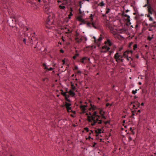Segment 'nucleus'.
I'll return each instance as SVG.
<instances>
[{
	"mask_svg": "<svg viewBox=\"0 0 156 156\" xmlns=\"http://www.w3.org/2000/svg\"><path fill=\"white\" fill-rule=\"evenodd\" d=\"M90 116H88L87 121L91 123L92 126H94L97 123L98 124H101L102 121L101 119H99L101 118V116L97 115V112H94L93 115L90 112L89 113Z\"/></svg>",
	"mask_w": 156,
	"mask_h": 156,
	"instance_id": "1",
	"label": "nucleus"
},
{
	"mask_svg": "<svg viewBox=\"0 0 156 156\" xmlns=\"http://www.w3.org/2000/svg\"><path fill=\"white\" fill-rule=\"evenodd\" d=\"M77 19L80 22L84 23V24H86L87 27L90 28L93 27L95 29L96 28V27L95 25V23L93 22V15L92 14H91L90 16H89L90 21V22L85 21L82 18V16H79L77 17Z\"/></svg>",
	"mask_w": 156,
	"mask_h": 156,
	"instance_id": "2",
	"label": "nucleus"
},
{
	"mask_svg": "<svg viewBox=\"0 0 156 156\" xmlns=\"http://www.w3.org/2000/svg\"><path fill=\"white\" fill-rule=\"evenodd\" d=\"M74 39L76 43L77 44H80L82 41L85 43L87 40L86 37L80 35V33L77 31L76 32L74 35Z\"/></svg>",
	"mask_w": 156,
	"mask_h": 156,
	"instance_id": "3",
	"label": "nucleus"
},
{
	"mask_svg": "<svg viewBox=\"0 0 156 156\" xmlns=\"http://www.w3.org/2000/svg\"><path fill=\"white\" fill-rule=\"evenodd\" d=\"M106 45L102 47L101 52L105 53L107 51H109L110 49L109 47H108V46L109 47L112 46V44L109 40H108L107 41L105 42Z\"/></svg>",
	"mask_w": 156,
	"mask_h": 156,
	"instance_id": "4",
	"label": "nucleus"
},
{
	"mask_svg": "<svg viewBox=\"0 0 156 156\" xmlns=\"http://www.w3.org/2000/svg\"><path fill=\"white\" fill-rule=\"evenodd\" d=\"M123 55H119L118 53H115L114 56V58L116 59V61L118 62V60H120L123 57Z\"/></svg>",
	"mask_w": 156,
	"mask_h": 156,
	"instance_id": "5",
	"label": "nucleus"
},
{
	"mask_svg": "<svg viewBox=\"0 0 156 156\" xmlns=\"http://www.w3.org/2000/svg\"><path fill=\"white\" fill-rule=\"evenodd\" d=\"M147 8L149 14L151 15L153 14V12H154V10L151 8V6L150 5H148Z\"/></svg>",
	"mask_w": 156,
	"mask_h": 156,
	"instance_id": "6",
	"label": "nucleus"
},
{
	"mask_svg": "<svg viewBox=\"0 0 156 156\" xmlns=\"http://www.w3.org/2000/svg\"><path fill=\"white\" fill-rule=\"evenodd\" d=\"M71 106V104L70 103H69L67 102H65V106L67 110V111L68 112H69V110L71 109V107H70V106Z\"/></svg>",
	"mask_w": 156,
	"mask_h": 156,
	"instance_id": "7",
	"label": "nucleus"
},
{
	"mask_svg": "<svg viewBox=\"0 0 156 156\" xmlns=\"http://www.w3.org/2000/svg\"><path fill=\"white\" fill-rule=\"evenodd\" d=\"M94 39L95 42L98 45L100 44V42L102 40V37H100L97 40H96L95 37H94Z\"/></svg>",
	"mask_w": 156,
	"mask_h": 156,
	"instance_id": "8",
	"label": "nucleus"
},
{
	"mask_svg": "<svg viewBox=\"0 0 156 156\" xmlns=\"http://www.w3.org/2000/svg\"><path fill=\"white\" fill-rule=\"evenodd\" d=\"M88 59V61H90V58H87L86 57H83V58H81L80 60V62L83 63H85V62L84 61V60Z\"/></svg>",
	"mask_w": 156,
	"mask_h": 156,
	"instance_id": "9",
	"label": "nucleus"
},
{
	"mask_svg": "<svg viewBox=\"0 0 156 156\" xmlns=\"http://www.w3.org/2000/svg\"><path fill=\"white\" fill-rule=\"evenodd\" d=\"M125 17H127V18L126 19V20L127 21V22L128 23H129L130 24H131V23H130V16L129 15H127L126 14H124V15H123Z\"/></svg>",
	"mask_w": 156,
	"mask_h": 156,
	"instance_id": "10",
	"label": "nucleus"
},
{
	"mask_svg": "<svg viewBox=\"0 0 156 156\" xmlns=\"http://www.w3.org/2000/svg\"><path fill=\"white\" fill-rule=\"evenodd\" d=\"M87 105H81L80 106V108L81 110L83 112H84L86 110V108L87 107Z\"/></svg>",
	"mask_w": 156,
	"mask_h": 156,
	"instance_id": "11",
	"label": "nucleus"
},
{
	"mask_svg": "<svg viewBox=\"0 0 156 156\" xmlns=\"http://www.w3.org/2000/svg\"><path fill=\"white\" fill-rule=\"evenodd\" d=\"M101 129H98L95 131V133H96V136H97L98 135V134H100L101 133Z\"/></svg>",
	"mask_w": 156,
	"mask_h": 156,
	"instance_id": "12",
	"label": "nucleus"
},
{
	"mask_svg": "<svg viewBox=\"0 0 156 156\" xmlns=\"http://www.w3.org/2000/svg\"><path fill=\"white\" fill-rule=\"evenodd\" d=\"M64 5L65 4L64 3H62L59 6V8L61 9H65L66 8V7L63 5Z\"/></svg>",
	"mask_w": 156,
	"mask_h": 156,
	"instance_id": "13",
	"label": "nucleus"
},
{
	"mask_svg": "<svg viewBox=\"0 0 156 156\" xmlns=\"http://www.w3.org/2000/svg\"><path fill=\"white\" fill-rule=\"evenodd\" d=\"M69 93L70 95L72 96H74L75 95V93L71 90H70L69 91Z\"/></svg>",
	"mask_w": 156,
	"mask_h": 156,
	"instance_id": "14",
	"label": "nucleus"
},
{
	"mask_svg": "<svg viewBox=\"0 0 156 156\" xmlns=\"http://www.w3.org/2000/svg\"><path fill=\"white\" fill-rule=\"evenodd\" d=\"M102 111H101V110H100V114L101 115V117L104 119H106V117L104 115V112H103V113H102Z\"/></svg>",
	"mask_w": 156,
	"mask_h": 156,
	"instance_id": "15",
	"label": "nucleus"
},
{
	"mask_svg": "<svg viewBox=\"0 0 156 156\" xmlns=\"http://www.w3.org/2000/svg\"><path fill=\"white\" fill-rule=\"evenodd\" d=\"M84 2V1L83 0V1H80L79 2V5L80 6V8H81L82 7V5L83 4V2Z\"/></svg>",
	"mask_w": 156,
	"mask_h": 156,
	"instance_id": "16",
	"label": "nucleus"
},
{
	"mask_svg": "<svg viewBox=\"0 0 156 156\" xmlns=\"http://www.w3.org/2000/svg\"><path fill=\"white\" fill-rule=\"evenodd\" d=\"M129 53V51H128L125 52L123 54V56L125 57H128V56L127 55Z\"/></svg>",
	"mask_w": 156,
	"mask_h": 156,
	"instance_id": "17",
	"label": "nucleus"
},
{
	"mask_svg": "<svg viewBox=\"0 0 156 156\" xmlns=\"http://www.w3.org/2000/svg\"><path fill=\"white\" fill-rule=\"evenodd\" d=\"M105 5V4L103 1L99 3V4L98 5L100 6L101 7H103V6H104Z\"/></svg>",
	"mask_w": 156,
	"mask_h": 156,
	"instance_id": "18",
	"label": "nucleus"
},
{
	"mask_svg": "<svg viewBox=\"0 0 156 156\" xmlns=\"http://www.w3.org/2000/svg\"><path fill=\"white\" fill-rule=\"evenodd\" d=\"M153 27H156V25H153L152 23H151L149 25V27H148V28H151Z\"/></svg>",
	"mask_w": 156,
	"mask_h": 156,
	"instance_id": "19",
	"label": "nucleus"
},
{
	"mask_svg": "<svg viewBox=\"0 0 156 156\" xmlns=\"http://www.w3.org/2000/svg\"><path fill=\"white\" fill-rule=\"evenodd\" d=\"M135 104L136 105V107L137 108L140 107V104L138 101L136 103H135Z\"/></svg>",
	"mask_w": 156,
	"mask_h": 156,
	"instance_id": "20",
	"label": "nucleus"
},
{
	"mask_svg": "<svg viewBox=\"0 0 156 156\" xmlns=\"http://www.w3.org/2000/svg\"><path fill=\"white\" fill-rule=\"evenodd\" d=\"M68 97H69V96H66L65 97V100L66 101L70 102V100H69V99H68Z\"/></svg>",
	"mask_w": 156,
	"mask_h": 156,
	"instance_id": "21",
	"label": "nucleus"
},
{
	"mask_svg": "<svg viewBox=\"0 0 156 156\" xmlns=\"http://www.w3.org/2000/svg\"><path fill=\"white\" fill-rule=\"evenodd\" d=\"M79 55V54L78 53H76L75 55L73 57V58L74 59H75Z\"/></svg>",
	"mask_w": 156,
	"mask_h": 156,
	"instance_id": "22",
	"label": "nucleus"
},
{
	"mask_svg": "<svg viewBox=\"0 0 156 156\" xmlns=\"http://www.w3.org/2000/svg\"><path fill=\"white\" fill-rule=\"evenodd\" d=\"M106 14H108V13L109 12H110L111 10L109 8H106Z\"/></svg>",
	"mask_w": 156,
	"mask_h": 156,
	"instance_id": "23",
	"label": "nucleus"
},
{
	"mask_svg": "<svg viewBox=\"0 0 156 156\" xmlns=\"http://www.w3.org/2000/svg\"><path fill=\"white\" fill-rule=\"evenodd\" d=\"M71 87H72V88L73 90H75L76 89V87L74 86L73 84H71Z\"/></svg>",
	"mask_w": 156,
	"mask_h": 156,
	"instance_id": "24",
	"label": "nucleus"
},
{
	"mask_svg": "<svg viewBox=\"0 0 156 156\" xmlns=\"http://www.w3.org/2000/svg\"><path fill=\"white\" fill-rule=\"evenodd\" d=\"M61 94L62 95L65 97L66 96H67L66 94V92H61Z\"/></svg>",
	"mask_w": 156,
	"mask_h": 156,
	"instance_id": "25",
	"label": "nucleus"
},
{
	"mask_svg": "<svg viewBox=\"0 0 156 156\" xmlns=\"http://www.w3.org/2000/svg\"><path fill=\"white\" fill-rule=\"evenodd\" d=\"M137 91V89H136L135 90H133L132 91V94H135L136 93Z\"/></svg>",
	"mask_w": 156,
	"mask_h": 156,
	"instance_id": "26",
	"label": "nucleus"
},
{
	"mask_svg": "<svg viewBox=\"0 0 156 156\" xmlns=\"http://www.w3.org/2000/svg\"><path fill=\"white\" fill-rule=\"evenodd\" d=\"M30 4L33 6H34V5L36 6V3L35 2H31Z\"/></svg>",
	"mask_w": 156,
	"mask_h": 156,
	"instance_id": "27",
	"label": "nucleus"
},
{
	"mask_svg": "<svg viewBox=\"0 0 156 156\" xmlns=\"http://www.w3.org/2000/svg\"><path fill=\"white\" fill-rule=\"evenodd\" d=\"M45 69H46L48 70L51 71L53 70V68L51 67H50L49 68H47L46 67H45Z\"/></svg>",
	"mask_w": 156,
	"mask_h": 156,
	"instance_id": "28",
	"label": "nucleus"
},
{
	"mask_svg": "<svg viewBox=\"0 0 156 156\" xmlns=\"http://www.w3.org/2000/svg\"><path fill=\"white\" fill-rule=\"evenodd\" d=\"M126 60L128 61H129V60H130V59H131V60H132V58L130 57H128H128H126Z\"/></svg>",
	"mask_w": 156,
	"mask_h": 156,
	"instance_id": "29",
	"label": "nucleus"
},
{
	"mask_svg": "<svg viewBox=\"0 0 156 156\" xmlns=\"http://www.w3.org/2000/svg\"><path fill=\"white\" fill-rule=\"evenodd\" d=\"M64 2V4L65 5H66L68 3V0H63Z\"/></svg>",
	"mask_w": 156,
	"mask_h": 156,
	"instance_id": "30",
	"label": "nucleus"
},
{
	"mask_svg": "<svg viewBox=\"0 0 156 156\" xmlns=\"http://www.w3.org/2000/svg\"><path fill=\"white\" fill-rule=\"evenodd\" d=\"M137 48V45L136 44H135L133 46V49L135 50Z\"/></svg>",
	"mask_w": 156,
	"mask_h": 156,
	"instance_id": "31",
	"label": "nucleus"
},
{
	"mask_svg": "<svg viewBox=\"0 0 156 156\" xmlns=\"http://www.w3.org/2000/svg\"><path fill=\"white\" fill-rule=\"evenodd\" d=\"M73 15V14H72V12H70V14L69 15V18H70V17L72 16Z\"/></svg>",
	"mask_w": 156,
	"mask_h": 156,
	"instance_id": "32",
	"label": "nucleus"
},
{
	"mask_svg": "<svg viewBox=\"0 0 156 156\" xmlns=\"http://www.w3.org/2000/svg\"><path fill=\"white\" fill-rule=\"evenodd\" d=\"M84 129L87 131V132H88L89 131V129L87 127H85L84 128Z\"/></svg>",
	"mask_w": 156,
	"mask_h": 156,
	"instance_id": "33",
	"label": "nucleus"
},
{
	"mask_svg": "<svg viewBox=\"0 0 156 156\" xmlns=\"http://www.w3.org/2000/svg\"><path fill=\"white\" fill-rule=\"evenodd\" d=\"M68 31L66 32V33H71L72 31L70 30L69 29H68Z\"/></svg>",
	"mask_w": 156,
	"mask_h": 156,
	"instance_id": "34",
	"label": "nucleus"
},
{
	"mask_svg": "<svg viewBox=\"0 0 156 156\" xmlns=\"http://www.w3.org/2000/svg\"><path fill=\"white\" fill-rule=\"evenodd\" d=\"M152 39V38L150 37L149 36L148 37V38H147L148 40L149 41H151V40Z\"/></svg>",
	"mask_w": 156,
	"mask_h": 156,
	"instance_id": "35",
	"label": "nucleus"
},
{
	"mask_svg": "<svg viewBox=\"0 0 156 156\" xmlns=\"http://www.w3.org/2000/svg\"><path fill=\"white\" fill-rule=\"evenodd\" d=\"M133 108H135L136 109H137V107H136V106L135 105V104H134H134L133 105Z\"/></svg>",
	"mask_w": 156,
	"mask_h": 156,
	"instance_id": "36",
	"label": "nucleus"
},
{
	"mask_svg": "<svg viewBox=\"0 0 156 156\" xmlns=\"http://www.w3.org/2000/svg\"><path fill=\"white\" fill-rule=\"evenodd\" d=\"M80 8H80L79 10V14H82V12Z\"/></svg>",
	"mask_w": 156,
	"mask_h": 156,
	"instance_id": "37",
	"label": "nucleus"
},
{
	"mask_svg": "<svg viewBox=\"0 0 156 156\" xmlns=\"http://www.w3.org/2000/svg\"><path fill=\"white\" fill-rule=\"evenodd\" d=\"M149 20L150 21H153V18L152 17H151L149 18Z\"/></svg>",
	"mask_w": 156,
	"mask_h": 156,
	"instance_id": "38",
	"label": "nucleus"
},
{
	"mask_svg": "<svg viewBox=\"0 0 156 156\" xmlns=\"http://www.w3.org/2000/svg\"><path fill=\"white\" fill-rule=\"evenodd\" d=\"M90 132L89 133V135H90L91 134H93V132L92 130H90Z\"/></svg>",
	"mask_w": 156,
	"mask_h": 156,
	"instance_id": "39",
	"label": "nucleus"
},
{
	"mask_svg": "<svg viewBox=\"0 0 156 156\" xmlns=\"http://www.w3.org/2000/svg\"><path fill=\"white\" fill-rule=\"evenodd\" d=\"M112 105H110L109 103H107L106 104V107H108V106H111Z\"/></svg>",
	"mask_w": 156,
	"mask_h": 156,
	"instance_id": "40",
	"label": "nucleus"
},
{
	"mask_svg": "<svg viewBox=\"0 0 156 156\" xmlns=\"http://www.w3.org/2000/svg\"><path fill=\"white\" fill-rule=\"evenodd\" d=\"M78 67L77 66H75L74 69L75 70H78Z\"/></svg>",
	"mask_w": 156,
	"mask_h": 156,
	"instance_id": "41",
	"label": "nucleus"
},
{
	"mask_svg": "<svg viewBox=\"0 0 156 156\" xmlns=\"http://www.w3.org/2000/svg\"><path fill=\"white\" fill-rule=\"evenodd\" d=\"M109 51L110 54H111L112 53H113V51L112 50H111L110 51Z\"/></svg>",
	"mask_w": 156,
	"mask_h": 156,
	"instance_id": "42",
	"label": "nucleus"
},
{
	"mask_svg": "<svg viewBox=\"0 0 156 156\" xmlns=\"http://www.w3.org/2000/svg\"><path fill=\"white\" fill-rule=\"evenodd\" d=\"M77 73L78 74H80L81 73V72L80 71H78L77 72Z\"/></svg>",
	"mask_w": 156,
	"mask_h": 156,
	"instance_id": "43",
	"label": "nucleus"
},
{
	"mask_svg": "<svg viewBox=\"0 0 156 156\" xmlns=\"http://www.w3.org/2000/svg\"><path fill=\"white\" fill-rule=\"evenodd\" d=\"M129 129H130V131H131L133 132V134H134V133L133 132V130H132V128L130 127Z\"/></svg>",
	"mask_w": 156,
	"mask_h": 156,
	"instance_id": "44",
	"label": "nucleus"
},
{
	"mask_svg": "<svg viewBox=\"0 0 156 156\" xmlns=\"http://www.w3.org/2000/svg\"><path fill=\"white\" fill-rule=\"evenodd\" d=\"M104 124H105V125H106L108 123V122H104Z\"/></svg>",
	"mask_w": 156,
	"mask_h": 156,
	"instance_id": "45",
	"label": "nucleus"
},
{
	"mask_svg": "<svg viewBox=\"0 0 156 156\" xmlns=\"http://www.w3.org/2000/svg\"><path fill=\"white\" fill-rule=\"evenodd\" d=\"M152 24L153 25H156V22L154 21Z\"/></svg>",
	"mask_w": 156,
	"mask_h": 156,
	"instance_id": "46",
	"label": "nucleus"
},
{
	"mask_svg": "<svg viewBox=\"0 0 156 156\" xmlns=\"http://www.w3.org/2000/svg\"><path fill=\"white\" fill-rule=\"evenodd\" d=\"M96 143H94V144L92 146V147H94L95 146V145H96Z\"/></svg>",
	"mask_w": 156,
	"mask_h": 156,
	"instance_id": "47",
	"label": "nucleus"
},
{
	"mask_svg": "<svg viewBox=\"0 0 156 156\" xmlns=\"http://www.w3.org/2000/svg\"><path fill=\"white\" fill-rule=\"evenodd\" d=\"M147 4H146V5H145V6H148V5H147V4H148V0H147Z\"/></svg>",
	"mask_w": 156,
	"mask_h": 156,
	"instance_id": "48",
	"label": "nucleus"
},
{
	"mask_svg": "<svg viewBox=\"0 0 156 156\" xmlns=\"http://www.w3.org/2000/svg\"><path fill=\"white\" fill-rule=\"evenodd\" d=\"M70 12H72L73 11V10L72 8L70 9Z\"/></svg>",
	"mask_w": 156,
	"mask_h": 156,
	"instance_id": "49",
	"label": "nucleus"
},
{
	"mask_svg": "<svg viewBox=\"0 0 156 156\" xmlns=\"http://www.w3.org/2000/svg\"><path fill=\"white\" fill-rule=\"evenodd\" d=\"M23 42L24 43H25V42H26V39H25V38H23Z\"/></svg>",
	"mask_w": 156,
	"mask_h": 156,
	"instance_id": "50",
	"label": "nucleus"
},
{
	"mask_svg": "<svg viewBox=\"0 0 156 156\" xmlns=\"http://www.w3.org/2000/svg\"><path fill=\"white\" fill-rule=\"evenodd\" d=\"M46 80H47V78H45L43 79V81H44Z\"/></svg>",
	"mask_w": 156,
	"mask_h": 156,
	"instance_id": "51",
	"label": "nucleus"
},
{
	"mask_svg": "<svg viewBox=\"0 0 156 156\" xmlns=\"http://www.w3.org/2000/svg\"><path fill=\"white\" fill-rule=\"evenodd\" d=\"M88 139L90 140V139H93V138H91L90 137V135H89V136H88Z\"/></svg>",
	"mask_w": 156,
	"mask_h": 156,
	"instance_id": "52",
	"label": "nucleus"
},
{
	"mask_svg": "<svg viewBox=\"0 0 156 156\" xmlns=\"http://www.w3.org/2000/svg\"><path fill=\"white\" fill-rule=\"evenodd\" d=\"M63 63V65L64 64H65V61L64 60H62V61Z\"/></svg>",
	"mask_w": 156,
	"mask_h": 156,
	"instance_id": "53",
	"label": "nucleus"
},
{
	"mask_svg": "<svg viewBox=\"0 0 156 156\" xmlns=\"http://www.w3.org/2000/svg\"><path fill=\"white\" fill-rule=\"evenodd\" d=\"M147 17H149V18H150V17H151L150 16V14H148L147 15Z\"/></svg>",
	"mask_w": 156,
	"mask_h": 156,
	"instance_id": "54",
	"label": "nucleus"
},
{
	"mask_svg": "<svg viewBox=\"0 0 156 156\" xmlns=\"http://www.w3.org/2000/svg\"><path fill=\"white\" fill-rule=\"evenodd\" d=\"M129 140H130V141L131 140H132V139L131 137H129Z\"/></svg>",
	"mask_w": 156,
	"mask_h": 156,
	"instance_id": "55",
	"label": "nucleus"
},
{
	"mask_svg": "<svg viewBox=\"0 0 156 156\" xmlns=\"http://www.w3.org/2000/svg\"><path fill=\"white\" fill-rule=\"evenodd\" d=\"M49 19H47V23L48 24H49V23H48V22H49Z\"/></svg>",
	"mask_w": 156,
	"mask_h": 156,
	"instance_id": "56",
	"label": "nucleus"
},
{
	"mask_svg": "<svg viewBox=\"0 0 156 156\" xmlns=\"http://www.w3.org/2000/svg\"><path fill=\"white\" fill-rule=\"evenodd\" d=\"M60 52L61 53H63L64 51L62 50H60Z\"/></svg>",
	"mask_w": 156,
	"mask_h": 156,
	"instance_id": "57",
	"label": "nucleus"
},
{
	"mask_svg": "<svg viewBox=\"0 0 156 156\" xmlns=\"http://www.w3.org/2000/svg\"><path fill=\"white\" fill-rule=\"evenodd\" d=\"M38 42H37V45L35 46L34 47V48H36L37 47V44Z\"/></svg>",
	"mask_w": 156,
	"mask_h": 156,
	"instance_id": "58",
	"label": "nucleus"
},
{
	"mask_svg": "<svg viewBox=\"0 0 156 156\" xmlns=\"http://www.w3.org/2000/svg\"><path fill=\"white\" fill-rule=\"evenodd\" d=\"M102 16H103V17H106V15H105V14H103V15H102Z\"/></svg>",
	"mask_w": 156,
	"mask_h": 156,
	"instance_id": "59",
	"label": "nucleus"
},
{
	"mask_svg": "<svg viewBox=\"0 0 156 156\" xmlns=\"http://www.w3.org/2000/svg\"><path fill=\"white\" fill-rule=\"evenodd\" d=\"M137 112L138 113H140V110H138V111H137Z\"/></svg>",
	"mask_w": 156,
	"mask_h": 156,
	"instance_id": "60",
	"label": "nucleus"
},
{
	"mask_svg": "<svg viewBox=\"0 0 156 156\" xmlns=\"http://www.w3.org/2000/svg\"><path fill=\"white\" fill-rule=\"evenodd\" d=\"M138 84H139V85H141V84H142V83H141V82H139L138 83Z\"/></svg>",
	"mask_w": 156,
	"mask_h": 156,
	"instance_id": "61",
	"label": "nucleus"
},
{
	"mask_svg": "<svg viewBox=\"0 0 156 156\" xmlns=\"http://www.w3.org/2000/svg\"><path fill=\"white\" fill-rule=\"evenodd\" d=\"M149 30L150 31H151L152 30L151 28H149Z\"/></svg>",
	"mask_w": 156,
	"mask_h": 156,
	"instance_id": "62",
	"label": "nucleus"
},
{
	"mask_svg": "<svg viewBox=\"0 0 156 156\" xmlns=\"http://www.w3.org/2000/svg\"><path fill=\"white\" fill-rule=\"evenodd\" d=\"M129 51V52L131 53H132L133 52V51L132 50H130Z\"/></svg>",
	"mask_w": 156,
	"mask_h": 156,
	"instance_id": "63",
	"label": "nucleus"
},
{
	"mask_svg": "<svg viewBox=\"0 0 156 156\" xmlns=\"http://www.w3.org/2000/svg\"><path fill=\"white\" fill-rule=\"evenodd\" d=\"M129 11V10H126V12H128Z\"/></svg>",
	"mask_w": 156,
	"mask_h": 156,
	"instance_id": "64",
	"label": "nucleus"
}]
</instances>
